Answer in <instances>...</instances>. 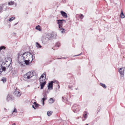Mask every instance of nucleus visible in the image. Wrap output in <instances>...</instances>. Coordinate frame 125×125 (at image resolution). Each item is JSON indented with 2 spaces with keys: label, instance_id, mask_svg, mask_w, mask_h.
Returning <instances> with one entry per match:
<instances>
[{
  "label": "nucleus",
  "instance_id": "f257e3e1",
  "mask_svg": "<svg viewBox=\"0 0 125 125\" xmlns=\"http://www.w3.org/2000/svg\"><path fill=\"white\" fill-rule=\"evenodd\" d=\"M17 61L21 65L26 64L29 65L33 59V55L29 52H24L22 54L20 52L18 53Z\"/></svg>",
  "mask_w": 125,
  "mask_h": 125
},
{
  "label": "nucleus",
  "instance_id": "f03ea898",
  "mask_svg": "<svg viewBox=\"0 0 125 125\" xmlns=\"http://www.w3.org/2000/svg\"><path fill=\"white\" fill-rule=\"evenodd\" d=\"M34 72L32 71H31L23 75V77L24 79L27 80L30 79L31 77L34 76Z\"/></svg>",
  "mask_w": 125,
  "mask_h": 125
},
{
  "label": "nucleus",
  "instance_id": "7ed1b4c3",
  "mask_svg": "<svg viewBox=\"0 0 125 125\" xmlns=\"http://www.w3.org/2000/svg\"><path fill=\"white\" fill-rule=\"evenodd\" d=\"M124 68H121L119 70V71L120 74L121 78L122 79H124Z\"/></svg>",
  "mask_w": 125,
  "mask_h": 125
},
{
  "label": "nucleus",
  "instance_id": "20e7f679",
  "mask_svg": "<svg viewBox=\"0 0 125 125\" xmlns=\"http://www.w3.org/2000/svg\"><path fill=\"white\" fill-rule=\"evenodd\" d=\"M72 109L74 113L75 111H79V106L76 104L74 105L72 107Z\"/></svg>",
  "mask_w": 125,
  "mask_h": 125
},
{
  "label": "nucleus",
  "instance_id": "39448f33",
  "mask_svg": "<svg viewBox=\"0 0 125 125\" xmlns=\"http://www.w3.org/2000/svg\"><path fill=\"white\" fill-rule=\"evenodd\" d=\"M43 97L42 98V104L43 105H44V101L46 100L47 99V95H46V93H45L43 95Z\"/></svg>",
  "mask_w": 125,
  "mask_h": 125
},
{
  "label": "nucleus",
  "instance_id": "423d86ee",
  "mask_svg": "<svg viewBox=\"0 0 125 125\" xmlns=\"http://www.w3.org/2000/svg\"><path fill=\"white\" fill-rule=\"evenodd\" d=\"M14 94L17 97H19L21 95V94L20 93L19 90L17 89L16 88L14 92Z\"/></svg>",
  "mask_w": 125,
  "mask_h": 125
},
{
  "label": "nucleus",
  "instance_id": "0eeeda50",
  "mask_svg": "<svg viewBox=\"0 0 125 125\" xmlns=\"http://www.w3.org/2000/svg\"><path fill=\"white\" fill-rule=\"evenodd\" d=\"M54 83L53 81H51L50 83H48V89L52 90L53 89V84Z\"/></svg>",
  "mask_w": 125,
  "mask_h": 125
},
{
  "label": "nucleus",
  "instance_id": "6e6552de",
  "mask_svg": "<svg viewBox=\"0 0 125 125\" xmlns=\"http://www.w3.org/2000/svg\"><path fill=\"white\" fill-rule=\"evenodd\" d=\"M62 23L61 20H57V23L58 24L59 27L60 29H61L62 28Z\"/></svg>",
  "mask_w": 125,
  "mask_h": 125
},
{
  "label": "nucleus",
  "instance_id": "1a4fd4ad",
  "mask_svg": "<svg viewBox=\"0 0 125 125\" xmlns=\"http://www.w3.org/2000/svg\"><path fill=\"white\" fill-rule=\"evenodd\" d=\"M13 99V98L11 95L8 94L7 96L6 99L7 101H9L10 100H12Z\"/></svg>",
  "mask_w": 125,
  "mask_h": 125
},
{
  "label": "nucleus",
  "instance_id": "9d476101",
  "mask_svg": "<svg viewBox=\"0 0 125 125\" xmlns=\"http://www.w3.org/2000/svg\"><path fill=\"white\" fill-rule=\"evenodd\" d=\"M46 83V82H43V81L41 80L40 81L41 89H43L44 86L45 85Z\"/></svg>",
  "mask_w": 125,
  "mask_h": 125
},
{
  "label": "nucleus",
  "instance_id": "9b49d317",
  "mask_svg": "<svg viewBox=\"0 0 125 125\" xmlns=\"http://www.w3.org/2000/svg\"><path fill=\"white\" fill-rule=\"evenodd\" d=\"M5 5V4H2L0 5V14L3 11V9L4 6Z\"/></svg>",
  "mask_w": 125,
  "mask_h": 125
},
{
  "label": "nucleus",
  "instance_id": "f8f14e48",
  "mask_svg": "<svg viewBox=\"0 0 125 125\" xmlns=\"http://www.w3.org/2000/svg\"><path fill=\"white\" fill-rule=\"evenodd\" d=\"M61 12L62 16L64 18H66L67 17V14L65 12L63 11H61Z\"/></svg>",
  "mask_w": 125,
  "mask_h": 125
},
{
  "label": "nucleus",
  "instance_id": "ddd939ff",
  "mask_svg": "<svg viewBox=\"0 0 125 125\" xmlns=\"http://www.w3.org/2000/svg\"><path fill=\"white\" fill-rule=\"evenodd\" d=\"M52 36L51 34L48 33L47 34L46 36V38H47L48 39L50 40L52 39Z\"/></svg>",
  "mask_w": 125,
  "mask_h": 125
},
{
  "label": "nucleus",
  "instance_id": "4468645a",
  "mask_svg": "<svg viewBox=\"0 0 125 125\" xmlns=\"http://www.w3.org/2000/svg\"><path fill=\"white\" fill-rule=\"evenodd\" d=\"M51 34L52 36L51 37H52V38H55L56 36V34L54 32H53Z\"/></svg>",
  "mask_w": 125,
  "mask_h": 125
},
{
  "label": "nucleus",
  "instance_id": "2eb2a0df",
  "mask_svg": "<svg viewBox=\"0 0 125 125\" xmlns=\"http://www.w3.org/2000/svg\"><path fill=\"white\" fill-rule=\"evenodd\" d=\"M54 101V99L52 98H50L49 101V103L50 104H51L53 103Z\"/></svg>",
  "mask_w": 125,
  "mask_h": 125
},
{
  "label": "nucleus",
  "instance_id": "dca6fc26",
  "mask_svg": "<svg viewBox=\"0 0 125 125\" xmlns=\"http://www.w3.org/2000/svg\"><path fill=\"white\" fill-rule=\"evenodd\" d=\"M125 17V16L124 15L123 11L122 10V11L120 14V17L122 18H123Z\"/></svg>",
  "mask_w": 125,
  "mask_h": 125
},
{
  "label": "nucleus",
  "instance_id": "f3484780",
  "mask_svg": "<svg viewBox=\"0 0 125 125\" xmlns=\"http://www.w3.org/2000/svg\"><path fill=\"white\" fill-rule=\"evenodd\" d=\"M36 47L38 48H40L42 47V46L38 42H36Z\"/></svg>",
  "mask_w": 125,
  "mask_h": 125
},
{
  "label": "nucleus",
  "instance_id": "a211bd4d",
  "mask_svg": "<svg viewBox=\"0 0 125 125\" xmlns=\"http://www.w3.org/2000/svg\"><path fill=\"white\" fill-rule=\"evenodd\" d=\"M52 112L51 111H48L47 112L48 116H50L52 114Z\"/></svg>",
  "mask_w": 125,
  "mask_h": 125
},
{
  "label": "nucleus",
  "instance_id": "6ab92c4d",
  "mask_svg": "<svg viewBox=\"0 0 125 125\" xmlns=\"http://www.w3.org/2000/svg\"><path fill=\"white\" fill-rule=\"evenodd\" d=\"M14 3V1H11L8 2V5H13Z\"/></svg>",
  "mask_w": 125,
  "mask_h": 125
},
{
  "label": "nucleus",
  "instance_id": "aec40b11",
  "mask_svg": "<svg viewBox=\"0 0 125 125\" xmlns=\"http://www.w3.org/2000/svg\"><path fill=\"white\" fill-rule=\"evenodd\" d=\"M15 19V17H12L11 18H10L9 21H10H10H12L14 20Z\"/></svg>",
  "mask_w": 125,
  "mask_h": 125
},
{
  "label": "nucleus",
  "instance_id": "412c9836",
  "mask_svg": "<svg viewBox=\"0 0 125 125\" xmlns=\"http://www.w3.org/2000/svg\"><path fill=\"white\" fill-rule=\"evenodd\" d=\"M100 85L102 87H103L104 88H106V87L105 84H103L102 83H100Z\"/></svg>",
  "mask_w": 125,
  "mask_h": 125
},
{
  "label": "nucleus",
  "instance_id": "4be33fe9",
  "mask_svg": "<svg viewBox=\"0 0 125 125\" xmlns=\"http://www.w3.org/2000/svg\"><path fill=\"white\" fill-rule=\"evenodd\" d=\"M33 104H34L35 107H39V104H37V103L35 102H34Z\"/></svg>",
  "mask_w": 125,
  "mask_h": 125
},
{
  "label": "nucleus",
  "instance_id": "5701e85b",
  "mask_svg": "<svg viewBox=\"0 0 125 125\" xmlns=\"http://www.w3.org/2000/svg\"><path fill=\"white\" fill-rule=\"evenodd\" d=\"M1 81H3V83H5L6 81V78L4 77L2 78L1 79Z\"/></svg>",
  "mask_w": 125,
  "mask_h": 125
},
{
  "label": "nucleus",
  "instance_id": "b1692460",
  "mask_svg": "<svg viewBox=\"0 0 125 125\" xmlns=\"http://www.w3.org/2000/svg\"><path fill=\"white\" fill-rule=\"evenodd\" d=\"M6 48L4 46H1L0 47V52L1 50L4 49H5Z\"/></svg>",
  "mask_w": 125,
  "mask_h": 125
},
{
  "label": "nucleus",
  "instance_id": "393cba45",
  "mask_svg": "<svg viewBox=\"0 0 125 125\" xmlns=\"http://www.w3.org/2000/svg\"><path fill=\"white\" fill-rule=\"evenodd\" d=\"M87 113L86 112H84V113L83 115V117L85 119L87 118Z\"/></svg>",
  "mask_w": 125,
  "mask_h": 125
},
{
  "label": "nucleus",
  "instance_id": "a878e982",
  "mask_svg": "<svg viewBox=\"0 0 125 125\" xmlns=\"http://www.w3.org/2000/svg\"><path fill=\"white\" fill-rule=\"evenodd\" d=\"M60 31L61 33H63L64 32V29L62 28L61 29H60Z\"/></svg>",
  "mask_w": 125,
  "mask_h": 125
},
{
  "label": "nucleus",
  "instance_id": "bb28decb",
  "mask_svg": "<svg viewBox=\"0 0 125 125\" xmlns=\"http://www.w3.org/2000/svg\"><path fill=\"white\" fill-rule=\"evenodd\" d=\"M45 78H46V76H45V78H44V79H43V78H42L41 79V78H40V81L41 80L43 81V82H46L45 81Z\"/></svg>",
  "mask_w": 125,
  "mask_h": 125
},
{
  "label": "nucleus",
  "instance_id": "cd10ccee",
  "mask_svg": "<svg viewBox=\"0 0 125 125\" xmlns=\"http://www.w3.org/2000/svg\"><path fill=\"white\" fill-rule=\"evenodd\" d=\"M37 30L40 31V27L39 25H38L36 26L35 28Z\"/></svg>",
  "mask_w": 125,
  "mask_h": 125
},
{
  "label": "nucleus",
  "instance_id": "c85d7f7f",
  "mask_svg": "<svg viewBox=\"0 0 125 125\" xmlns=\"http://www.w3.org/2000/svg\"><path fill=\"white\" fill-rule=\"evenodd\" d=\"M62 101L63 102H65L67 100V99L66 98L64 97H62Z\"/></svg>",
  "mask_w": 125,
  "mask_h": 125
},
{
  "label": "nucleus",
  "instance_id": "c756f323",
  "mask_svg": "<svg viewBox=\"0 0 125 125\" xmlns=\"http://www.w3.org/2000/svg\"><path fill=\"white\" fill-rule=\"evenodd\" d=\"M6 68L5 67H2V68H1V69L3 70V71H5L6 70Z\"/></svg>",
  "mask_w": 125,
  "mask_h": 125
},
{
  "label": "nucleus",
  "instance_id": "7c9ffc66",
  "mask_svg": "<svg viewBox=\"0 0 125 125\" xmlns=\"http://www.w3.org/2000/svg\"><path fill=\"white\" fill-rule=\"evenodd\" d=\"M12 113L15 112V113H17V111L16 108H15L14 109V110L12 112Z\"/></svg>",
  "mask_w": 125,
  "mask_h": 125
},
{
  "label": "nucleus",
  "instance_id": "2f4dec72",
  "mask_svg": "<svg viewBox=\"0 0 125 125\" xmlns=\"http://www.w3.org/2000/svg\"><path fill=\"white\" fill-rule=\"evenodd\" d=\"M60 46V44L59 43H58L55 45L56 47H59Z\"/></svg>",
  "mask_w": 125,
  "mask_h": 125
},
{
  "label": "nucleus",
  "instance_id": "473e14b6",
  "mask_svg": "<svg viewBox=\"0 0 125 125\" xmlns=\"http://www.w3.org/2000/svg\"><path fill=\"white\" fill-rule=\"evenodd\" d=\"M66 58H65V57H62V58H58L57 59H61V58H62L63 59H65Z\"/></svg>",
  "mask_w": 125,
  "mask_h": 125
},
{
  "label": "nucleus",
  "instance_id": "72a5a7b5",
  "mask_svg": "<svg viewBox=\"0 0 125 125\" xmlns=\"http://www.w3.org/2000/svg\"><path fill=\"white\" fill-rule=\"evenodd\" d=\"M44 75H43V74L41 76L40 78H44Z\"/></svg>",
  "mask_w": 125,
  "mask_h": 125
},
{
  "label": "nucleus",
  "instance_id": "f704fd0d",
  "mask_svg": "<svg viewBox=\"0 0 125 125\" xmlns=\"http://www.w3.org/2000/svg\"><path fill=\"white\" fill-rule=\"evenodd\" d=\"M1 69V68L0 69V74H1V72H3V70Z\"/></svg>",
  "mask_w": 125,
  "mask_h": 125
},
{
  "label": "nucleus",
  "instance_id": "c9c22d12",
  "mask_svg": "<svg viewBox=\"0 0 125 125\" xmlns=\"http://www.w3.org/2000/svg\"><path fill=\"white\" fill-rule=\"evenodd\" d=\"M61 21H62V22H63H63H65L66 21L65 20H61Z\"/></svg>",
  "mask_w": 125,
  "mask_h": 125
},
{
  "label": "nucleus",
  "instance_id": "e433bc0d",
  "mask_svg": "<svg viewBox=\"0 0 125 125\" xmlns=\"http://www.w3.org/2000/svg\"><path fill=\"white\" fill-rule=\"evenodd\" d=\"M68 86V87H69V88H70V89H71V88L72 87V86H71L70 85H69Z\"/></svg>",
  "mask_w": 125,
  "mask_h": 125
},
{
  "label": "nucleus",
  "instance_id": "4c0bfd02",
  "mask_svg": "<svg viewBox=\"0 0 125 125\" xmlns=\"http://www.w3.org/2000/svg\"><path fill=\"white\" fill-rule=\"evenodd\" d=\"M83 16V14H81V15H80V18H81V19H82L83 18H82V17Z\"/></svg>",
  "mask_w": 125,
  "mask_h": 125
},
{
  "label": "nucleus",
  "instance_id": "58836bf2",
  "mask_svg": "<svg viewBox=\"0 0 125 125\" xmlns=\"http://www.w3.org/2000/svg\"><path fill=\"white\" fill-rule=\"evenodd\" d=\"M82 54V53H81L80 54H79L78 55H75L74 56H79V55H80V54Z\"/></svg>",
  "mask_w": 125,
  "mask_h": 125
},
{
  "label": "nucleus",
  "instance_id": "ea45409f",
  "mask_svg": "<svg viewBox=\"0 0 125 125\" xmlns=\"http://www.w3.org/2000/svg\"><path fill=\"white\" fill-rule=\"evenodd\" d=\"M5 64V63L4 62H3L2 63V64L3 65H4Z\"/></svg>",
  "mask_w": 125,
  "mask_h": 125
},
{
  "label": "nucleus",
  "instance_id": "a19ab883",
  "mask_svg": "<svg viewBox=\"0 0 125 125\" xmlns=\"http://www.w3.org/2000/svg\"><path fill=\"white\" fill-rule=\"evenodd\" d=\"M32 107L34 109H36L35 107H34L33 105H32Z\"/></svg>",
  "mask_w": 125,
  "mask_h": 125
},
{
  "label": "nucleus",
  "instance_id": "79ce46f5",
  "mask_svg": "<svg viewBox=\"0 0 125 125\" xmlns=\"http://www.w3.org/2000/svg\"><path fill=\"white\" fill-rule=\"evenodd\" d=\"M17 4V3H15V6H16Z\"/></svg>",
  "mask_w": 125,
  "mask_h": 125
},
{
  "label": "nucleus",
  "instance_id": "37998d69",
  "mask_svg": "<svg viewBox=\"0 0 125 125\" xmlns=\"http://www.w3.org/2000/svg\"><path fill=\"white\" fill-rule=\"evenodd\" d=\"M12 125H16L15 123H13Z\"/></svg>",
  "mask_w": 125,
  "mask_h": 125
},
{
  "label": "nucleus",
  "instance_id": "c03bdc74",
  "mask_svg": "<svg viewBox=\"0 0 125 125\" xmlns=\"http://www.w3.org/2000/svg\"><path fill=\"white\" fill-rule=\"evenodd\" d=\"M17 24V23H15V24H14V25H16Z\"/></svg>",
  "mask_w": 125,
  "mask_h": 125
},
{
  "label": "nucleus",
  "instance_id": "a18cd8bd",
  "mask_svg": "<svg viewBox=\"0 0 125 125\" xmlns=\"http://www.w3.org/2000/svg\"><path fill=\"white\" fill-rule=\"evenodd\" d=\"M56 82L57 83H58V82L57 81H56Z\"/></svg>",
  "mask_w": 125,
  "mask_h": 125
},
{
  "label": "nucleus",
  "instance_id": "49530a36",
  "mask_svg": "<svg viewBox=\"0 0 125 125\" xmlns=\"http://www.w3.org/2000/svg\"><path fill=\"white\" fill-rule=\"evenodd\" d=\"M77 89H78L77 88H75V90H77Z\"/></svg>",
  "mask_w": 125,
  "mask_h": 125
},
{
  "label": "nucleus",
  "instance_id": "de8ad7c7",
  "mask_svg": "<svg viewBox=\"0 0 125 125\" xmlns=\"http://www.w3.org/2000/svg\"><path fill=\"white\" fill-rule=\"evenodd\" d=\"M43 74L44 75V73H43Z\"/></svg>",
  "mask_w": 125,
  "mask_h": 125
},
{
  "label": "nucleus",
  "instance_id": "09e8293b",
  "mask_svg": "<svg viewBox=\"0 0 125 125\" xmlns=\"http://www.w3.org/2000/svg\"><path fill=\"white\" fill-rule=\"evenodd\" d=\"M125 1V0H124Z\"/></svg>",
  "mask_w": 125,
  "mask_h": 125
}]
</instances>
